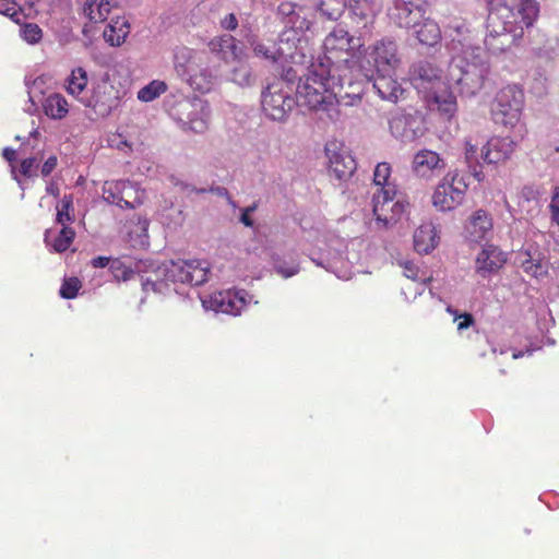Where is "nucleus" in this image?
Returning a JSON list of instances; mask_svg holds the SVG:
<instances>
[{
  "label": "nucleus",
  "instance_id": "obj_10",
  "mask_svg": "<svg viewBox=\"0 0 559 559\" xmlns=\"http://www.w3.org/2000/svg\"><path fill=\"white\" fill-rule=\"evenodd\" d=\"M428 7V0H394L389 15L399 27L416 28L425 17Z\"/></svg>",
  "mask_w": 559,
  "mask_h": 559
},
{
  "label": "nucleus",
  "instance_id": "obj_24",
  "mask_svg": "<svg viewBox=\"0 0 559 559\" xmlns=\"http://www.w3.org/2000/svg\"><path fill=\"white\" fill-rule=\"evenodd\" d=\"M413 29L415 37L421 45L432 47L441 40L440 26L430 17H424L419 25Z\"/></svg>",
  "mask_w": 559,
  "mask_h": 559
},
{
  "label": "nucleus",
  "instance_id": "obj_50",
  "mask_svg": "<svg viewBox=\"0 0 559 559\" xmlns=\"http://www.w3.org/2000/svg\"><path fill=\"white\" fill-rule=\"evenodd\" d=\"M221 26L227 31H234L238 26V20L234 13H229L221 21Z\"/></svg>",
  "mask_w": 559,
  "mask_h": 559
},
{
  "label": "nucleus",
  "instance_id": "obj_1",
  "mask_svg": "<svg viewBox=\"0 0 559 559\" xmlns=\"http://www.w3.org/2000/svg\"><path fill=\"white\" fill-rule=\"evenodd\" d=\"M539 15L536 0H518L516 11L508 3L499 1L491 7L488 15V35L485 45L492 51H504L518 44Z\"/></svg>",
  "mask_w": 559,
  "mask_h": 559
},
{
  "label": "nucleus",
  "instance_id": "obj_44",
  "mask_svg": "<svg viewBox=\"0 0 559 559\" xmlns=\"http://www.w3.org/2000/svg\"><path fill=\"white\" fill-rule=\"evenodd\" d=\"M38 168L37 159L35 157H27L21 162L20 173L22 176L29 178L36 176V169Z\"/></svg>",
  "mask_w": 559,
  "mask_h": 559
},
{
  "label": "nucleus",
  "instance_id": "obj_52",
  "mask_svg": "<svg viewBox=\"0 0 559 559\" xmlns=\"http://www.w3.org/2000/svg\"><path fill=\"white\" fill-rule=\"evenodd\" d=\"M109 262H110V259L108 257L99 255V257L94 258L91 261V264L93 267L100 269V267L107 266L109 264Z\"/></svg>",
  "mask_w": 559,
  "mask_h": 559
},
{
  "label": "nucleus",
  "instance_id": "obj_31",
  "mask_svg": "<svg viewBox=\"0 0 559 559\" xmlns=\"http://www.w3.org/2000/svg\"><path fill=\"white\" fill-rule=\"evenodd\" d=\"M188 73V81L192 88L202 94L212 90L214 84V76L207 69H197L192 67Z\"/></svg>",
  "mask_w": 559,
  "mask_h": 559
},
{
  "label": "nucleus",
  "instance_id": "obj_13",
  "mask_svg": "<svg viewBox=\"0 0 559 559\" xmlns=\"http://www.w3.org/2000/svg\"><path fill=\"white\" fill-rule=\"evenodd\" d=\"M325 153L329 158V170L337 179H346L356 170V160L354 157L345 147L338 145L336 142L329 143L325 146Z\"/></svg>",
  "mask_w": 559,
  "mask_h": 559
},
{
  "label": "nucleus",
  "instance_id": "obj_37",
  "mask_svg": "<svg viewBox=\"0 0 559 559\" xmlns=\"http://www.w3.org/2000/svg\"><path fill=\"white\" fill-rule=\"evenodd\" d=\"M82 283L78 277L66 278L60 287V296L64 299H73L76 297Z\"/></svg>",
  "mask_w": 559,
  "mask_h": 559
},
{
  "label": "nucleus",
  "instance_id": "obj_53",
  "mask_svg": "<svg viewBox=\"0 0 559 559\" xmlns=\"http://www.w3.org/2000/svg\"><path fill=\"white\" fill-rule=\"evenodd\" d=\"M254 210V207H247L242 214H241V217H240V221L241 223H243V225L248 226V227H251L253 225V221L252 218L250 217V213Z\"/></svg>",
  "mask_w": 559,
  "mask_h": 559
},
{
  "label": "nucleus",
  "instance_id": "obj_36",
  "mask_svg": "<svg viewBox=\"0 0 559 559\" xmlns=\"http://www.w3.org/2000/svg\"><path fill=\"white\" fill-rule=\"evenodd\" d=\"M167 91V85L163 81H152L138 92V98L142 102H152Z\"/></svg>",
  "mask_w": 559,
  "mask_h": 559
},
{
  "label": "nucleus",
  "instance_id": "obj_9",
  "mask_svg": "<svg viewBox=\"0 0 559 559\" xmlns=\"http://www.w3.org/2000/svg\"><path fill=\"white\" fill-rule=\"evenodd\" d=\"M297 100L290 95V88L283 82L269 84L262 93L261 105L264 114L272 120L283 121Z\"/></svg>",
  "mask_w": 559,
  "mask_h": 559
},
{
  "label": "nucleus",
  "instance_id": "obj_39",
  "mask_svg": "<svg viewBox=\"0 0 559 559\" xmlns=\"http://www.w3.org/2000/svg\"><path fill=\"white\" fill-rule=\"evenodd\" d=\"M22 37L29 44L38 43L43 37L41 28L35 23H26L21 28Z\"/></svg>",
  "mask_w": 559,
  "mask_h": 559
},
{
  "label": "nucleus",
  "instance_id": "obj_35",
  "mask_svg": "<svg viewBox=\"0 0 559 559\" xmlns=\"http://www.w3.org/2000/svg\"><path fill=\"white\" fill-rule=\"evenodd\" d=\"M346 0H320L319 9L329 20L336 21L344 13Z\"/></svg>",
  "mask_w": 559,
  "mask_h": 559
},
{
  "label": "nucleus",
  "instance_id": "obj_2",
  "mask_svg": "<svg viewBox=\"0 0 559 559\" xmlns=\"http://www.w3.org/2000/svg\"><path fill=\"white\" fill-rule=\"evenodd\" d=\"M345 84L348 81L341 73L331 72L326 63L312 62L307 73L299 79L296 100L311 110L326 111L333 118L331 112L337 111L335 107Z\"/></svg>",
  "mask_w": 559,
  "mask_h": 559
},
{
  "label": "nucleus",
  "instance_id": "obj_54",
  "mask_svg": "<svg viewBox=\"0 0 559 559\" xmlns=\"http://www.w3.org/2000/svg\"><path fill=\"white\" fill-rule=\"evenodd\" d=\"M2 156L10 163L14 162L16 158V152L15 150L11 147H5L2 151Z\"/></svg>",
  "mask_w": 559,
  "mask_h": 559
},
{
  "label": "nucleus",
  "instance_id": "obj_27",
  "mask_svg": "<svg viewBox=\"0 0 559 559\" xmlns=\"http://www.w3.org/2000/svg\"><path fill=\"white\" fill-rule=\"evenodd\" d=\"M428 102L430 105H435L438 111L448 119L453 117L457 110L456 97L445 86L439 92H433Z\"/></svg>",
  "mask_w": 559,
  "mask_h": 559
},
{
  "label": "nucleus",
  "instance_id": "obj_6",
  "mask_svg": "<svg viewBox=\"0 0 559 559\" xmlns=\"http://www.w3.org/2000/svg\"><path fill=\"white\" fill-rule=\"evenodd\" d=\"M524 92L515 84L500 88L490 103V116L496 124L513 129L521 120Z\"/></svg>",
  "mask_w": 559,
  "mask_h": 559
},
{
  "label": "nucleus",
  "instance_id": "obj_51",
  "mask_svg": "<svg viewBox=\"0 0 559 559\" xmlns=\"http://www.w3.org/2000/svg\"><path fill=\"white\" fill-rule=\"evenodd\" d=\"M477 154V145L473 144L469 140L465 141V157L467 160L474 159Z\"/></svg>",
  "mask_w": 559,
  "mask_h": 559
},
{
  "label": "nucleus",
  "instance_id": "obj_15",
  "mask_svg": "<svg viewBox=\"0 0 559 559\" xmlns=\"http://www.w3.org/2000/svg\"><path fill=\"white\" fill-rule=\"evenodd\" d=\"M515 147L514 141L509 136H493L481 150V158L487 164H499L510 158Z\"/></svg>",
  "mask_w": 559,
  "mask_h": 559
},
{
  "label": "nucleus",
  "instance_id": "obj_42",
  "mask_svg": "<svg viewBox=\"0 0 559 559\" xmlns=\"http://www.w3.org/2000/svg\"><path fill=\"white\" fill-rule=\"evenodd\" d=\"M447 311L454 317V321H457V330L459 331L468 329L469 326L475 324V319L472 313H468V312L459 313L457 310L452 309L451 307H448Z\"/></svg>",
  "mask_w": 559,
  "mask_h": 559
},
{
  "label": "nucleus",
  "instance_id": "obj_11",
  "mask_svg": "<svg viewBox=\"0 0 559 559\" xmlns=\"http://www.w3.org/2000/svg\"><path fill=\"white\" fill-rule=\"evenodd\" d=\"M104 200L119 207L134 209L141 203L138 190L129 180L106 181L103 187Z\"/></svg>",
  "mask_w": 559,
  "mask_h": 559
},
{
  "label": "nucleus",
  "instance_id": "obj_23",
  "mask_svg": "<svg viewBox=\"0 0 559 559\" xmlns=\"http://www.w3.org/2000/svg\"><path fill=\"white\" fill-rule=\"evenodd\" d=\"M212 53L217 55L223 61H235L239 57V47L234 36L224 34L212 38L209 44Z\"/></svg>",
  "mask_w": 559,
  "mask_h": 559
},
{
  "label": "nucleus",
  "instance_id": "obj_56",
  "mask_svg": "<svg viewBox=\"0 0 559 559\" xmlns=\"http://www.w3.org/2000/svg\"><path fill=\"white\" fill-rule=\"evenodd\" d=\"M278 272H280L281 274H283L285 277H289V276L295 275V274L298 272V270H297V269H295V267H294V269H292V270H289V271H284V270H282V269H281V270H278Z\"/></svg>",
  "mask_w": 559,
  "mask_h": 559
},
{
  "label": "nucleus",
  "instance_id": "obj_29",
  "mask_svg": "<svg viewBox=\"0 0 559 559\" xmlns=\"http://www.w3.org/2000/svg\"><path fill=\"white\" fill-rule=\"evenodd\" d=\"M130 33V24L124 17L112 19L105 27L104 39L111 46H120Z\"/></svg>",
  "mask_w": 559,
  "mask_h": 559
},
{
  "label": "nucleus",
  "instance_id": "obj_12",
  "mask_svg": "<svg viewBox=\"0 0 559 559\" xmlns=\"http://www.w3.org/2000/svg\"><path fill=\"white\" fill-rule=\"evenodd\" d=\"M84 105L91 108L97 117H107L119 105V97L115 87L108 83H102L93 88L92 95L86 98Z\"/></svg>",
  "mask_w": 559,
  "mask_h": 559
},
{
  "label": "nucleus",
  "instance_id": "obj_30",
  "mask_svg": "<svg viewBox=\"0 0 559 559\" xmlns=\"http://www.w3.org/2000/svg\"><path fill=\"white\" fill-rule=\"evenodd\" d=\"M46 116L55 120L63 119L69 112V104L64 96L58 93L50 94L43 103Z\"/></svg>",
  "mask_w": 559,
  "mask_h": 559
},
{
  "label": "nucleus",
  "instance_id": "obj_4",
  "mask_svg": "<svg viewBox=\"0 0 559 559\" xmlns=\"http://www.w3.org/2000/svg\"><path fill=\"white\" fill-rule=\"evenodd\" d=\"M392 167L389 163H379L373 171L372 212L376 219L388 227L396 223L409 206L404 197L397 195L394 181L391 180Z\"/></svg>",
  "mask_w": 559,
  "mask_h": 559
},
{
  "label": "nucleus",
  "instance_id": "obj_45",
  "mask_svg": "<svg viewBox=\"0 0 559 559\" xmlns=\"http://www.w3.org/2000/svg\"><path fill=\"white\" fill-rule=\"evenodd\" d=\"M548 207L550 211L551 221L559 225V186L554 187Z\"/></svg>",
  "mask_w": 559,
  "mask_h": 559
},
{
  "label": "nucleus",
  "instance_id": "obj_40",
  "mask_svg": "<svg viewBox=\"0 0 559 559\" xmlns=\"http://www.w3.org/2000/svg\"><path fill=\"white\" fill-rule=\"evenodd\" d=\"M0 13L20 22L21 8L14 0H0Z\"/></svg>",
  "mask_w": 559,
  "mask_h": 559
},
{
  "label": "nucleus",
  "instance_id": "obj_22",
  "mask_svg": "<svg viewBox=\"0 0 559 559\" xmlns=\"http://www.w3.org/2000/svg\"><path fill=\"white\" fill-rule=\"evenodd\" d=\"M506 263L504 253L493 245L483 248L476 258V271L481 275L497 272Z\"/></svg>",
  "mask_w": 559,
  "mask_h": 559
},
{
  "label": "nucleus",
  "instance_id": "obj_14",
  "mask_svg": "<svg viewBox=\"0 0 559 559\" xmlns=\"http://www.w3.org/2000/svg\"><path fill=\"white\" fill-rule=\"evenodd\" d=\"M247 296L243 289L217 292L211 295L209 305L216 312L238 316L247 307Z\"/></svg>",
  "mask_w": 559,
  "mask_h": 559
},
{
  "label": "nucleus",
  "instance_id": "obj_38",
  "mask_svg": "<svg viewBox=\"0 0 559 559\" xmlns=\"http://www.w3.org/2000/svg\"><path fill=\"white\" fill-rule=\"evenodd\" d=\"M110 271L116 280L123 282L131 280L135 274L131 267L126 266L119 259L111 261Z\"/></svg>",
  "mask_w": 559,
  "mask_h": 559
},
{
  "label": "nucleus",
  "instance_id": "obj_41",
  "mask_svg": "<svg viewBox=\"0 0 559 559\" xmlns=\"http://www.w3.org/2000/svg\"><path fill=\"white\" fill-rule=\"evenodd\" d=\"M402 267H403L404 276L409 278V280L418 281V282H421V283H427V282L431 281V276L419 275L418 266L416 264H414L413 262H411V261H405L402 264Z\"/></svg>",
  "mask_w": 559,
  "mask_h": 559
},
{
  "label": "nucleus",
  "instance_id": "obj_3",
  "mask_svg": "<svg viewBox=\"0 0 559 559\" xmlns=\"http://www.w3.org/2000/svg\"><path fill=\"white\" fill-rule=\"evenodd\" d=\"M361 47L359 39H355L344 28H334L323 41V55L316 62L326 63L331 72L341 73L348 85L357 81V59L356 48Z\"/></svg>",
  "mask_w": 559,
  "mask_h": 559
},
{
  "label": "nucleus",
  "instance_id": "obj_59",
  "mask_svg": "<svg viewBox=\"0 0 559 559\" xmlns=\"http://www.w3.org/2000/svg\"><path fill=\"white\" fill-rule=\"evenodd\" d=\"M486 1L491 4L493 0H486Z\"/></svg>",
  "mask_w": 559,
  "mask_h": 559
},
{
  "label": "nucleus",
  "instance_id": "obj_26",
  "mask_svg": "<svg viewBox=\"0 0 559 559\" xmlns=\"http://www.w3.org/2000/svg\"><path fill=\"white\" fill-rule=\"evenodd\" d=\"M415 121L416 118L413 115L396 111L389 120L390 131L395 138L411 139L414 136Z\"/></svg>",
  "mask_w": 559,
  "mask_h": 559
},
{
  "label": "nucleus",
  "instance_id": "obj_5",
  "mask_svg": "<svg viewBox=\"0 0 559 559\" xmlns=\"http://www.w3.org/2000/svg\"><path fill=\"white\" fill-rule=\"evenodd\" d=\"M365 57L357 66V79L372 78L374 72H393L400 64L401 59L395 40L382 38L365 50Z\"/></svg>",
  "mask_w": 559,
  "mask_h": 559
},
{
  "label": "nucleus",
  "instance_id": "obj_47",
  "mask_svg": "<svg viewBox=\"0 0 559 559\" xmlns=\"http://www.w3.org/2000/svg\"><path fill=\"white\" fill-rule=\"evenodd\" d=\"M58 165V157L56 155L49 156L40 168V174L43 177L49 176Z\"/></svg>",
  "mask_w": 559,
  "mask_h": 559
},
{
  "label": "nucleus",
  "instance_id": "obj_19",
  "mask_svg": "<svg viewBox=\"0 0 559 559\" xmlns=\"http://www.w3.org/2000/svg\"><path fill=\"white\" fill-rule=\"evenodd\" d=\"M380 0H349L348 8L353 20L361 27L372 25L381 11Z\"/></svg>",
  "mask_w": 559,
  "mask_h": 559
},
{
  "label": "nucleus",
  "instance_id": "obj_21",
  "mask_svg": "<svg viewBox=\"0 0 559 559\" xmlns=\"http://www.w3.org/2000/svg\"><path fill=\"white\" fill-rule=\"evenodd\" d=\"M409 75L416 87H425L426 84L439 85L442 83L441 70L426 60L414 63L411 68Z\"/></svg>",
  "mask_w": 559,
  "mask_h": 559
},
{
  "label": "nucleus",
  "instance_id": "obj_34",
  "mask_svg": "<svg viewBox=\"0 0 559 559\" xmlns=\"http://www.w3.org/2000/svg\"><path fill=\"white\" fill-rule=\"evenodd\" d=\"M56 210V223L61 226H69L68 224L74 221L73 195L64 194L60 203L57 205Z\"/></svg>",
  "mask_w": 559,
  "mask_h": 559
},
{
  "label": "nucleus",
  "instance_id": "obj_49",
  "mask_svg": "<svg viewBox=\"0 0 559 559\" xmlns=\"http://www.w3.org/2000/svg\"><path fill=\"white\" fill-rule=\"evenodd\" d=\"M253 51L257 56H262L265 59L275 60V51L267 48L264 44H257L253 48Z\"/></svg>",
  "mask_w": 559,
  "mask_h": 559
},
{
  "label": "nucleus",
  "instance_id": "obj_57",
  "mask_svg": "<svg viewBox=\"0 0 559 559\" xmlns=\"http://www.w3.org/2000/svg\"><path fill=\"white\" fill-rule=\"evenodd\" d=\"M523 355H524V353H523L522 350H519V352H514V353L512 354V357H513L514 359H518V358L523 357Z\"/></svg>",
  "mask_w": 559,
  "mask_h": 559
},
{
  "label": "nucleus",
  "instance_id": "obj_43",
  "mask_svg": "<svg viewBox=\"0 0 559 559\" xmlns=\"http://www.w3.org/2000/svg\"><path fill=\"white\" fill-rule=\"evenodd\" d=\"M201 111L203 112V117L192 118L188 122L189 129L192 130L195 133H203L209 128L207 106L203 105L202 108H201Z\"/></svg>",
  "mask_w": 559,
  "mask_h": 559
},
{
  "label": "nucleus",
  "instance_id": "obj_32",
  "mask_svg": "<svg viewBox=\"0 0 559 559\" xmlns=\"http://www.w3.org/2000/svg\"><path fill=\"white\" fill-rule=\"evenodd\" d=\"M84 13L91 22L102 23L110 13V3L107 0H90L84 5Z\"/></svg>",
  "mask_w": 559,
  "mask_h": 559
},
{
  "label": "nucleus",
  "instance_id": "obj_55",
  "mask_svg": "<svg viewBox=\"0 0 559 559\" xmlns=\"http://www.w3.org/2000/svg\"><path fill=\"white\" fill-rule=\"evenodd\" d=\"M46 192H47L48 194H50V195H52V197L57 198V197H59V194H60V189H59V187H58V185H57V183H55V182H50V183H48V185H47V187H46Z\"/></svg>",
  "mask_w": 559,
  "mask_h": 559
},
{
  "label": "nucleus",
  "instance_id": "obj_58",
  "mask_svg": "<svg viewBox=\"0 0 559 559\" xmlns=\"http://www.w3.org/2000/svg\"><path fill=\"white\" fill-rule=\"evenodd\" d=\"M190 53H191L190 50H188V49L183 50V55H190ZM190 57L191 56H181L180 58H190Z\"/></svg>",
  "mask_w": 559,
  "mask_h": 559
},
{
  "label": "nucleus",
  "instance_id": "obj_16",
  "mask_svg": "<svg viewBox=\"0 0 559 559\" xmlns=\"http://www.w3.org/2000/svg\"><path fill=\"white\" fill-rule=\"evenodd\" d=\"M489 74V68L486 64H468L462 70L456 84L461 91L467 95H475L480 91Z\"/></svg>",
  "mask_w": 559,
  "mask_h": 559
},
{
  "label": "nucleus",
  "instance_id": "obj_18",
  "mask_svg": "<svg viewBox=\"0 0 559 559\" xmlns=\"http://www.w3.org/2000/svg\"><path fill=\"white\" fill-rule=\"evenodd\" d=\"M447 164L435 151L424 148L418 151L412 162L414 173L420 177H427L436 170H443Z\"/></svg>",
  "mask_w": 559,
  "mask_h": 559
},
{
  "label": "nucleus",
  "instance_id": "obj_48",
  "mask_svg": "<svg viewBox=\"0 0 559 559\" xmlns=\"http://www.w3.org/2000/svg\"><path fill=\"white\" fill-rule=\"evenodd\" d=\"M523 267L525 272L531 273L535 277L543 276L544 274H546V271L544 270L543 265L539 262L534 263L533 261H526L523 264Z\"/></svg>",
  "mask_w": 559,
  "mask_h": 559
},
{
  "label": "nucleus",
  "instance_id": "obj_33",
  "mask_svg": "<svg viewBox=\"0 0 559 559\" xmlns=\"http://www.w3.org/2000/svg\"><path fill=\"white\" fill-rule=\"evenodd\" d=\"M88 78L86 71L82 67H78L71 71V74L66 81L67 92L75 97H79L86 88Z\"/></svg>",
  "mask_w": 559,
  "mask_h": 559
},
{
  "label": "nucleus",
  "instance_id": "obj_20",
  "mask_svg": "<svg viewBox=\"0 0 559 559\" xmlns=\"http://www.w3.org/2000/svg\"><path fill=\"white\" fill-rule=\"evenodd\" d=\"M492 227L491 215L487 211L479 209L469 216L465 229L471 241L479 242L491 233Z\"/></svg>",
  "mask_w": 559,
  "mask_h": 559
},
{
  "label": "nucleus",
  "instance_id": "obj_7",
  "mask_svg": "<svg viewBox=\"0 0 559 559\" xmlns=\"http://www.w3.org/2000/svg\"><path fill=\"white\" fill-rule=\"evenodd\" d=\"M466 191L467 185L459 173L449 171L433 191L432 205L442 212L452 211L463 203Z\"/></svg>",
  "mask_w": 559,
  "mask_h": 559
},
{
  "label": "nucleus",
  "instance_id": "obj_46",
  "mask_svg": "<svg viewBox=\"0 0 559 559\" xmlns=\"http://www.w3.org/2000/svg\"><path fill=\"white\" fill-rule=\"evenodd\" d=\"M447 28L454 31L459 36H463L468 32L466 23L462 19H453L449 24L445 25Z\"/></svg>",
  "mask_w": 559,
  "mask_h": 559
},
{
  "label": "nucleus",
  "instance_id": "obj_28",
  "mask_svg": "<svg viewBox=\"0 0 559 559\" xmlns=\"http://www.w3.org/2000/svg\"><path fill=\"white\" fill-rule=\"evenodd\" d=\"M437 246V233L431 224L420 225L414 233V248L418 253H429Z\"/></svg>",
  "mask_w": 559,
  "mask_h": 559
},
{
  "label": "nucleus",
  "instance_id": "obj_25",
  "mask_svg": "<svg viewBox=\"0 0 559 559\" xmlns=\"http://www.w3.org/2000/svg\"><path fill=\"white\" fill-rule=\"evenodd\" d=\"M75 238V231L70 226H61L57 235L51 229L45 231L44 240L55 252L62 253L67 251Z\"/></svg>",
  "mask_w": 559,
  "mask_h": 559
},
{
  "label": "nucleus",
  "instance_id": "obj_17",
  "mask_svg": "<svg viewBox=\"0 0 559 559\" xmlns=\"http://www.w3.org/2000/svg\"><path fill=\"white\" fill-rule=\"evenodd\" d=\"M391 73L392 72H374L372 73V78L365 79L373 81V88L382 99L397 103L399 99L403 97L405 90Z\"/></svg>",
  "mask_w": 559,
  "mask_h": 559
},
{
  "label": "nucleus",
  "instance_id": "obj_8",
  "mask_svg": "<svg viewBox=\"0 0 559 559\" xmlns=\"http://www.w3.org/2000/svg\"><path fill=\"white\" fill-rule=\"evenodd\" d=\"M160 273L173 283L178 282L198 286L207 281L210 266L203 260H177L166 264L160 269Z\"/></svg>",
  "mask_w": 559,
  "mask_h": 559
}]
</instances>
